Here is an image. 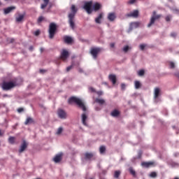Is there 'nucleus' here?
<instances>
[{"label":"nucleus","mask_w":179,"mask_h":179,"mask_svg":"<svg viewBox=\"0 0 179 179\" xmlns=\"http://www.w3.org/2000/svg\"><path fill=\"white\" fill-rule=\"evenodd\" d=\"M15 141H16V138L15 136H10L8 138V143H10V145H15Z\"/></svg>","instance_id":"a878e982"},{"label":"nucleus","mask_w":179,"mask_h":179,"mask_svg":"<svg viewBox=\"0 0 179 179\" xmlns=\"http://www.w3.org/2000/svg\"><path fill=\"white\" fill-rule=\"evenodd\" d=\"M69 57V52H68V50H66V49H63L60 52L59 59L65 62V61H66V59H68Z\"/></svg>","instance_id":"6e6552de"},{"label":"nucleus","mask_w":179,"mask_h":179,"mask_svg":"<svg viewBox=\"0 0 179 179\" xmlns=\"http://www.w3.org/2000/svg\"><path fill=\"white\" fill-rule=\"evenodd\" d=\"M110 48H114V47H115V43H110Z\"/></svg>","instance_id":"3c124183"},{"label":"nucleus","mask_w":179,"mask_h":179,"mask_svg":"<svg viewBox=\"0 0 179 179\" xmlns=\"http://www.w3.org/2000/svg\"><path fill=\"white\" fill-rule=\"evenodd\" d=\"M15 9H16V6H14L4 8V15H8V13H10V12H12V10H15Z\"/></svg>","instance_id":"dca6fc26"},{"label":"nucleus","mask_w":179,"mask_h":179,"mask_svg":"<svg viewBox=\"0 0 179 179\" xmlns=\"http://www.w3.org/2000/svg\"><path fill=\"white\" fill-rule=\"evenodd\" d=\"M96 111H100L101 108L99 107L95 108Z\"/></svg>","instance_id":"603ef678"},{"label":"nucleus","mask_w":179,"mask_h":179,"mask_svg":"<svg viewBox=\"0 0 179 179\" xmlns=\"http://www.w3.org/2000/svg\"><path fill=\"white\" fill-rule=\"evenodd\" d=\"M80 72H82V70H81V69H80Z\"/></svg>","instance_id":"0e129e2a"},{"label":"nucleus","mask_w":179,"mask_h":179,"mask_svg":"<svg viewBox=\"0 0 179 179\" xmlns=\"http://www.w3.org/2000/svg\"><path fill=\"white\" fill-rule=\"evenodd\" d=\"M129 50V46L126 45L123 48V51L124 52H128V51Z\"/></svg>","instance_id":"e433bc0d"},{"label":"nucleus","mask_w":179,"mask_h":179,"mask_svg":"<svg viewBox=\"0 0 179 179\" xmlns=\"http://www.w3.org/2000/svg\"><path fill=\"white\" fill-rule=\"evenodd\" d=\"M34 123V120L31 117H27L26 121L24 122V125H29V124Z\"/></svg>","instance_id":"393cba45"},{"label":"nucleus","mask_w":179,"mask_h":179,"mask_svg":"<svg viewBox=\"0 0 179 179\" xmlns=\"http://www.w3.org/2000/svg\"><path fill=\"white\" fill-rule=\"evenodd\" d=\"M101 52V48H92L90 50V54L92 55L94 59H97V55Z\"/></svg>","instance_id":"0eeeda50"},{"label":"nucleus","mask_w":179,"mask_h":179,"mask_svg":"<svg viewBox=\"0 0 179 179\" xmlns=\"http://www.w3.org/2000/svg\"><path fill=\"white\" fill-rule=\"evenodd\" d=\"M117 19V15H115V13H110L108 15V20L109 22H114Z\"/></svg>","instance_id":"2eb2a0df"},{"label":"nucleus","mask_w":179,"mask_h":179,"mask_svg":"<svg viewBox=\"0 0 179 179\" xmlns=\"http://www.w3.org/2000/svg\"><path fill=\"white\" fill-rule=\"evenodd\" d=\"M102 6L100 3H95L94 5H92V11L94 10V12H98V10H100Z\"/></svg>","instance_id":"ddd939ff"},{"label":"nucleus","mask_w":179,"mask_h":179,"mask_svg":"<svg viewBox=\"0 0 179 179\" xmlns=\"http://www.w3.org/2000/svg\"><path fill=\"white\" fill-rule=\"evenodd\" d=\"M72 103H75L79 108H81L83 111H86V106L85 105V102L82 101V99L76 97V96H71L69 99V104H72Z\"/></svg>","instance_id":"f03ea898"},{"label":"nucleus","mask_w":179,"mask_h":179,"mask_svg":"<svg viewBox=\"0 0 179 179\" xmlns=\"http://www.w3.org/2000/svg\"><path fill=\"white\" fill-rule=\"evenodd\" d=\"M104 85H107V83H104Z\"/></svg>","instance_id":"e2e57ef3"},{"label":"nucleus","mask_w":179,"mask_h":179,"mask_svg":"<svg viewBox=\"0 0 179 179\" xmlns=\"http://www.w3.org/2000/svg\"><path fill=\"white\" fill-rule=\"evenodd\" d=\"M40 51H41V52H44V48H40Z\"/></svg>","instance_id":"864d4df0"},{"label":"nucleus","mask_w":179,"mask_h":179,"mask_svg":"<svg viewBox=\"0 0 179 179\" xmlns=\"http://www.w3.org/2000/svg\"><path fill=\"white\" fill-rule=\"evenodd\" d=\"M86 120H87V115L86 113L82 114V123L86 127L87 126V123H86Z\"/></svg>","instance_id":"5701e85b"},{"label":"nucleus","mask_w":179,"mask_h":179,"mask_svg":"<svg viewBox=\"0 0 179 179\" xmlns=\"http://www.w3.org/2000/svg\"><path fill=\"white\" fill-rule=\"evenodd\" d=\"M138 76H143L145 75V70L141 69L138 72Z\"/></svg>","instance_id":"f704fd0d"},{"label":"nucleus","mask_w":179,"mask_h":179,"mask_svg":"<svg viewBox=\"0 0 179 179\" xmlns=\"http://www.w3.org/2000/svg\"><path fill=\"white\" fill-rule=\"evenodd\" d=\"M160 88L159 87H155V91H154V97L155 99H157L159 96H160Z\"/></svg>","instance_id":"412c9836"},{"label":"nucleus","mask_w":179,"mask_h":179,"mask_svg":"<svg viewBox=\"0 0 179 179\" xmlns=\"http://www.w3.org/2000/svg\"><path fill=\"white\" fill-rule=\"evenodd\" d=\"M52 7V5H50V6H49V8H50V9H51Z\"/></svg>","instance_id":"bf43d9fd"},{"label":"nucleus","mask_w":179,"mask_h":179,"mask_svg":"<svg viewBox=\"0 0 179 179\" xmlns=\"http://www.w3.org/2000/svg\"><path fill=\"white\" fill-rule=\"evenodd\" d=\"M127 17H134V19H136L139 16V10H134V11L127 14Z\"/></svg>","instance_id":"9d476101"},{"label":"nucleus","mask_w":179,"mask_h":179,"mask_svg":"<svg viewBox=\"0 0 179 179\" xmlns=\"http://www.w3.org/2000/svg\"><path fill=\"white\" fill-rule=\"evenodd\" d=\"M24 19V14H20L18 17H16L15 20L17 23H20Z\"/></svg>","instance_id":"b1692460"},{"label":"nucleus","mask_w":179,"mask_h":179,"mask_svg":"<svg viewBox=\"0 0 179 179\" xmlns=\"http://www.w3.org/2000/svg\"><path fill=\"white\" fill-rule=\"evenodd\" d=\"M71 13H70L68 15L69 17V23L70 24V27L73 30L75 29V16L76 15V12H78V8L75 5H72L71 8Z\"/></svg>","instance_id":"f257e3e1"},{"label":"nucleus","mask_w":179,"mask_h":179,"mask_svg":"<svg viewBox=\"0 0 179 179\" xmlns=\"http://www.w3.org/2000/svg\"><path fill=\"white\" fill-rule=\"evenodd\" d=\"M64 42L66 44H72V43L73 41V39H72V38L71 36H64Z\"/></svg>","instance_id":"a211bd4d"},{"label":"nucleus","mask_w":179,"mask_h":179,"mask_svg":"<svg viewBox=\"0 0 179 179\" xmlns=\"http://www.w3.org/2000/svg\"><path fill=\"white\" fill-rule=\"evenodd\" d=\"M92 8H93V1H87L84 3L83 8L85 9V10H86V12L88 15H92V13H93Z\"/></svg>","instance_id":"39448f33"},{"label":"nucleus","mask_w":179,"mask_h":179,"mask_svg":"<svg viewBox=\"0 0 179 179\" xmlns=\"http://www.w3.org/2000/svg\"><path fill=\"white\" fill-rule=\"evenodd\" d=\"M98 94H101V92H98Z\"/></svg>","instance_id":"680f3d73"},{"label":"nucleus","mask_w":179,"mask_h":179,"mask_svg":"<svg viewBox=\"0 0 179 179\" xmlns=\"http://www.w3.org/2000/svg\"><path fill=\"white\" fill-rule=\"evenodd\" d=\"M109 80L112 81L113 85H115V83H117V77L115 75H109Z\"/></svg>","instance_id":"4be33fe9"},{"label":"nucleus","mask_w":179,"mask_h":179,"mask_svg":"<svg viewBox=\"0 0 179 179\" xmlns=\"http://www.w3.org/2000/svg\"><path fill=\"white\" fill-rule=\"evenodd\" d=\"M99 152H100L101 155H103V153H105L106 152V146L101 145L99 148Z\"/></svg>","instance_id":"473e14b6"},{"label":"nucleus","mask_w":179,"mask_h":179,"mask_svg":"<svg viewBox=\"0 0 179 179\" xmlns=\"http://www.w3.org/2000/svg\"><path fill=\"white\" fill-rule=\"evenodd\" d=\"M171 37H176L177 36V34L176 32L171 33Z\"/></svg>","instance_id":"09e8293b"},{"label":"nucleus","mask_w":179,"mask_h":179,"mask_svg":"<svg viewBox=\"0 0 179 179\" xmlns=\"http://www.w3.org/2000/svg\"><path fill=\"white\" fill-rule=\"evenodd\" d=\"M110 115L112 117H118V115H120V111H118L117 110H114L111 112Z\"/></svg>","instance_id":"cd10ccee"},{"label":"nucleus","mask_w":179,"mask_h":179,"mask_svg":"<svg viewBox=\"0 0 179 179\" xmlns=\"http://www.w3.org/2000/svg\"><path fill=\"white\" fill-rule=\"evenodd\" d=\"M13 87H16V83L12 81H10V82L4 81L1 84V89L3 90H6V91L10 90L11 89H13Z\"/></svg>","instance_id":"20e7f679"},{"label":"nucleus","mask_w":179,"mask_h":179,"mask_svg":"<svg viewBox=\"0 0 179 179\" xmlns=\"http://www.w3.org/2000/svg\"><path fill=\"white\" fill-rule=\"evenodd\" d=\"M18 113H22V111H24V109L23 108H19L17 109Z\"/></svg>","instance_id":"49530a36"},{"label":"nucleus","mask_w":179,"mask_h":179,"mask_svg":"<svg viewBox=\"0 0 179 179\" xmlns=\"http://www.w3.org/2000/svg\"><path fill=\"white\" fill-rule=\"evenodd\" d=\"M34 36H40V30H36L34 32Z\"/></svg>","instance_id":"a18cd8bd"},{"label":"nucleus","mask_w":179,"mask_h":179,"mask_svg":"<svg viewBox=\"0 0 179 179\" xmlns=\"http://www.w3.org/2000/svg\"><path fill=\"white\" fill-rule=\"evenodd\" d=\"M44 20V17L43 16H40L38 18V20H37V22L38 23H41V22Z\"/></svg>","instance_id":"58836bf2"},{"label":"nucleus","mask_w":179,"mask_h":179,"mask_svg":"<svg viewBox=\"0 0 179 179\" xmlns=\"http://www.w3.org/2000/svg\"><path fill=\"white\" fill-rule=\"evenodd\" d=\"M153 164H155V162H143L141 163V166L143 167H145L146 169H149V166H153Z\"/></svg>","instance_id":"6ab92c4d"},{"label":"nucleus","mask_w":179,"mask_h":179,"mask_svg":"<svg viewBox=\"0 0 179 179\" xmlns=\"http://www.w3.org/2000/svg\"><path fill=\"white\" fill-rule=\"evenodd\" d=\"M101 19H103V13H99V16L95 18V22L97 23V24H101Z\"/></svg>","instance_id":"aec40b11"},{"label":"nucleus","mask_w":179,"mask_h":179,"mask_svg":"<svg viewBox=\"0 0 179 179\" xmlns=\"http://www.w3.org/2000/svg\"><path fill=\"white\" fill-rule=\"evenodd\" d=\"M156 13V11L152 12V15L150 18V23L148 24V27H152V26L155 24L156 20H159V19L162 17V15H157Z\"/></svg>","instance_id":"423d86ee"},{"label":"nucleus","mask_w":179,"mask_h":179,"mask_svg":"<svg viewBox=\"0 0 179 179\" xmlns=\"http://www.w3.org/2000/svg\"><path fill=\"white\" fill-rule=\"evenodd\" d=\"M43 4H41V8L42 9H45L47 8V6L50 3V0H43Z\"/></svg>","instance_id":"bb28decb"},{"label":"nucleus","mask_w":179,"mask_h":179,"mask_svg":"<svg viewBox=\"0 0 179 179\" xmlns=\"http://www.w3.org/2000/svg\"><path fill=\"white\" fill-rule=\"evenodd\" d=\"M171 19V17L170 15H167V16L166 17V18H165V20H166V22H170Z\"/></svg>","instance_id":"79ce46f5"},{"label":"nucleus","mask_w":179,"mask_h":179,"mask_svg":"<svg viewBox=\"0 0 179 179\" xmlns=\"http://www.w3.org/2000/svg\"><path fill=\"white\" fill-rule=\"evenodd\" d=\"M174 179H179L178 177H176Z\"/></svg>","instance_id":"052dcab7"},{"label":"nucleus","mask_w":179,"mask_h":179,"mask_svg":"<svg viewBox=\"0 0 179 179\" xmlns=\"http://www.w3.org/2000/svg\"><path fill=\"white\" fill-rule=\"evenodd\" d=\"M63 129L62 127H59L57 131V135H61L62 134Z\"/></svg>","instance_id":"4c0bfd02"},{"label":"nucleus","mask_w":179,"mask_h":179,"mask_svg":"<svg viewBox=\"0 0 179 179\" xmlns=\"http://www.w3.org/2000/svg\"><path fill=\"white\" fill-rule=\"evenodd\" d=\"M3 97H9V95H8V94H4V95H3Z\"/></svg>","instance_id":"4d7b16f0"},{"label":"nucleus","mask_w":179,"mask_h":179,"mask_svg":"<svg viewBox=\"0 0 179 179\" xmlns=\"http://www.w3.org/2000/svg\"><path fill=\"white\" fill-rule=\"evenodd\" d=\"M62 156H63L62 153L56 155L55 156V157L53 158V162L55 163H59L61 162V160H62Z\"/></svg>","instance_id":"4468645a"},{"label":"nucleus","mask_w":179,"mask_h":179,"mask_svg":"<svg viewBox=\"0 0 179 179\" xmlns=\"http://www.w3.org/2000/svg\"><path fill=\"white\" fill-rule=\"evenodd\" d=\"M134 86L135 89H141V86H142V85L141 84V82L136 80L134 82Z\"/></svg>","instance_id":"7c9ffc66"},{"label":"nucleus","mask_w":179,"mask_h":179,"mask_svg":"<svg viewBox=\"0 0 179 179\" xmlns=\"http://www.w3.org/2000/svg\"><path fill=\"white\" fill-rule=\"evenodd\" d=\"M169 65H170V68H171V69H174V68H176V64H174V62H171L169 63Z\"/></svg>","instance_id":"c9c22d12"},{"label":"nucleus","mask_w":179,"mask_h":179,"mask_svg":"<svg viewBox=\"0 0 179 179\" xmlns=\"http://www.w3.org/2000/svg\"><path fill=\"white\" fill-rule=\"evenodd\" d=\"M72 68H73V66H69L66 68V72H69V71H71V69H72Z\"/></svg>","instance_id":"c03bdc74"},{"label":"nucleus","mask_w":179,"mask_h":179,"mask_svg":"<svg viewBox=\"0 0 179 179\" xmlns=\"http://www.w3.org/2000/svg\"><path fill=\"white\" fill-rule=\"evenodd\" d=\"M48 33L49 38H50V40H52V38H54L55 36V34L57 33V24H55V22H51L50 24Z\"/></svg>","instance_id":"7ed1b4c3"},{"label":"nucleus","mask_w":179,"mask_h":179,"mask_svg":"<svg viewBox=\"0 0 179 179\" xmlns=\"http://www.w3.org/2000/svg\"><path fill=\"white\" fill-rule=\"evenodd\" d=\"M150 177H151V178H156V177H157V173L155 171L151 172Z\"/></svg>","instance_id":"72a5a7b5"},{"label":"nucleus","mask_w":179,"mask_h":179,"mask_svg":"<svg viewBox=\"0 0 179 179\" xmlns=\"http://www.w3.org/2000/svg\"><path fill=\"white\" fill-rule=\"evenodd\" d=\"M174 76L178 78L179 79V71H176L175 73H174Z\"/></svg>","instance_id":"de8ad7c7"},{"label":"nucleus","mask_w":179,"mask_h":179,"mask_svg":"<svg viewBox=\"0 0 179 179\" xmlns=\"http://www.w3.org/2000/svg\"><path fill=\"white\" fill-rule=\"evenodd\" d=\"M95 103H98L99 104H101V106H103V104L106 103V101L104 99H100L99 98H96L95 99Z\"/></svg>","instance_id":"c85d7f7f"},{"label":"nucleus","mask_w":179,"mask_h":179,"mask_svg":"<svg viewBox=\"0 0 179 179\" xmlns=\"http://www.w3.org/2000/svg\"><path fill=\"white\" fill-rule=\"evenodd\" d=\"M120 176H121V171H115L114 173V178H119Z\"/></svg>","instance_id":"2f4dec72"},{"label":"nucleus","mask_w":179,"mask_h":179,"mask_svg":"<svg viewBox=\"0 0 179 179\" xmlns=\"http://www.w3.org/2000/svg\"><path fill=\"white\" fill-rule=\"evenodd\" d=\"M57 115L59 118H61L62 120H66V118L68 117L66 112L62 109H59L57 110Z\"/></svg>","instance_id":"1a4fd4ad"},{"label":"nucleus","mask_w":179,"mask_h":179,"mask_svg":"<svg viewBox=\"0 0 179 179\" xmlns=\"http://www.w3.org/2000/svg\"><path fill=\"white\" fill-rule=\"evenodd\" d=\"M145 47H146V45L145 44L140 45V49L141 50V51H143V50H145Z\"/></svg>","instance_id":"a19ab883"},{"label":"nucleus","mask_w":179,"mask_h":179,"mask_svg":"<svg viewBox=\"0 0 179 179\" xmlns=\"http://www.w3.org/2000/svg\"><path fill=\"white\" fill-rule=\"evenodd\" d=\"M84 156L85 160H90L94 157V154L93 152H85Z\"/></svg>","instance_id":"f3484780"},{"label":"nucleus","mask_w":179,"mask_h":179,"mask_svg":"<svg viewBox=\"0 0 179 179\" xmlns=\"http://www.w3.org/2000/svg\"><path fill=\"white\" fill-rule=\"evenodd\" d=\"M129 171L130 174H131V176H133V177H136V172L135 171V170H134V169L132 167H130L129 169Z\"/></svg>","instance_id":"c756f323"},{"label":"nucleus","mask_w":179,"mask_h":179,"mask_svg":"<svg viewBox=\"0 0 179 179\" xmlns=\"http://www.w3.org/2000/svg\"><path fill=\"white\" fill-rule=\"evenodd\" d=\"M40 72H41V73H43L45 72V70L41 69Z\"/></svg>","instance_id":"5fc2aeb1"},{"label":"nucleus","mask_w":179,"mask_h":179,"mask_svg":"<svg viewBox=\"0 0 179 179\" xmlns=\"http://www.w3.org/2000/svg\"><path fill=\"white\" fill-rule=\"evenodd\" d=\"M27 146H29L27 142L26 141H23L18 150L19 153H23V152H24L26 149H27Z\"/></svg>","instance_id":"9b49d317"},{"label":"nucleus","mask_w":179,"mask_h":179,"mask_svg":"<svg viewBox=\"0 0 179 179\" xmlns=\"http://www.w3.org/2000/svg\"><path fill=\"white\" fill-rule=\"evenodd\" d=\"M0 5H1V2H0Z\"/></svg>","instance_id":"69168bd1"},{"label":"nucleus","mask_w":179,"mask_h":179,"mask_svg":"<svg viewBox=\"0 0 179 179\" xmlns=\"http://www.w3.org/2000/svg\"><path fill=\"white\" fill-rule=\"evenodd\" d=\"M135 2H136V0H129V1H127V4L133 5V3H135Z\"/></svg>","instance_id":"ea45409f"},{"label":"nucleus","mask_w":179,"mask_h":179,"mask_svg":"<svg viewBox=\"0 0 179 179\" xmlns=\"http://www.w3.org/2000/svg\"><path fill=\"white\" fill-rule=\"evenodd\" d=\"M89 89L92 93H96V90L94 88H93L92 87H90Z\"/></svg>","instance_id":"37998d69"},{"label":"nucleus","mask_w":179,"mask_h":179,"mask_svg":"<svg viewBox=\"0 0 179 179\" xmlns=\"http://www.w3.org/2000/svg\"><path fill=\"white\" fill-rule=\"evenodd\" d=\"M0 136H2V130L0 129Z\"/></svg>","instance_id":"13d9d810"},{"label":"nucleus","mask_w":179,"mask_h":179,"mask_svg":"<svg viewBox=\"0 0 179 179\" xmlns=\"http://www.w3.org/2000/svg\"><path fill=\"white\" fill-rule=\"evenodd\" d=\"M121 88H122V90H125V84H122Z\"/></svg>","instance_id":"8fccbe9b"},{"label":"nucleus","mask_w":179,"mask_h":179,"mask_svg":"<svg viewBox=\"0 0 179 179\" xmlns=\"http://www.w3.org/2000/svg\"><path fill=\"white\" fill-rule=\"evenodd\" d=\"M141 23V22H133L130 23L129 29L132 30L134 29H138V27H140Z\"/></svg>","instance_id":"f8f14e48"},{"label":"nucleus","mask_w":179,"mask_h":179,"mask_svg":"<svg viewBox=\"0 0 179 179\" xmlns=\"http://www.w3.org/2000/svg\"><path fill=\"white\" fill-rule=\"evenodd\" d=\"M33 48H34L33 46H30V47H29L30 51H33Z\"/></svg>","instance_id":"6e6d98bb"}]
</instances>
